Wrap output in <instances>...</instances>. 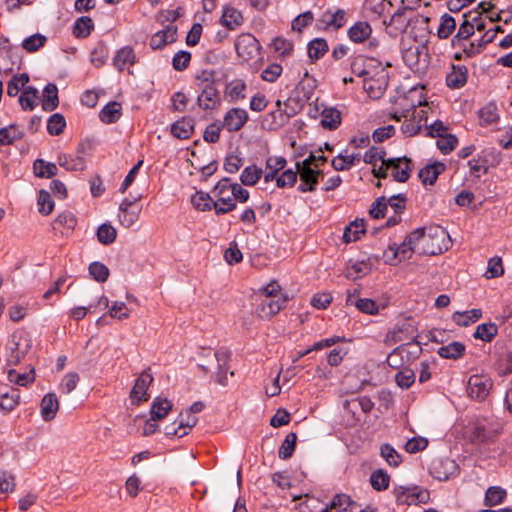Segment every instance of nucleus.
<instances>
[{
	"mask_svg": "<svg viewBox=\"0 0 512 512\" xmlns=\"http://www.w3.org/2000/svg\"><path fill=\"white\" fill-rule=\"evenodd\" d=\"M298 176L300 177V184L298 191L302 193L314 192L318 186V180L315 177L316 169L312 166V157H307L303 161H298L295 164Z\"/></svg>",
	"mask_w": 512,
	"mask_h": 512,
	"instance_id": "1a4fd4ad",
	"label": "nucleus"
},
{
	"mask_svg": "<svg viewBox=\"0 0 512 512\" xmlns=\"http://www.w3.org/2000/svg\"><path fill=\"white\" fill-rule=\"evenodd\" d=\"M390 480L391 477L387 471L379 468L371 473L369 482L374 490L380 492L388 489Z\"/></svg>",
	"mask_w": 512,
	"mask_h": 512,
	"instance_id": "e433bc0d",
	"label": "nucleus"
},
{
	"mask_svg": "<svg viewBox=\"0 0 512 512\" xmlns=\"http://www.w3.org/2000/svg\"><path fill=\"white\" fill-rule=\"evenodd\" d=\"M466 346L462 342L453 341L438 348L437 354L443 359L458 360L465 354Z\"/></svg>",
	"mask_w": 512,
	"mask_h": 512,
	"instance_id": "393cba45",
	"label": "nucleus"
},
{
	"mask_svg": "<svg viewBox=\"0 0 512 512\" xmlns=\"http://www.w3.org/2000/svg\"><path fill=\"white\" fill-rule=\"evenodd\" d=\"M243 17L239 10L234 7L226 6L223 9L221 24L229 30H234L242 24Z\"/></svg>",
	"mask_w": 512,
	"mask_h": 512,
	"instance_id": "7c9ffc66",
	"label": "nucleus"
},
{
	"mask_svg": "<svg viewBox=\"0 0 512 512\" xmlns=\"http://www.w3.org/2000/svg\"><path fill=\"white\" fill-rule=\"evenodd\" d=\"M214 357L217 361V372L215 374V382L219 385H227V372L229 369V361L231 352L227 348H220L215 351Z\"/></svg>",
	"mask_w": 512,
	"mask_h": 512,
	"instance_id": "f3484780",
	"label": "nucleus"
},
{
	"mask_svg": "<svg viewBox=\"0 0 512 512\" xmlns=\"http://www.w3.org/2000/svg\"><path fill=\"white\" fill-rule=\"evenodd\" d=\"M365 233L364 219L354 220L345 227L343 241L345 243L354 242L359 239L360 234Z\"/></svg>",
	"mask_w": 512,
	"mask_h": 512,
	"instance_id": "a19ab883",
	"label": "nucleus"
},
{
	"mask_svg": "<svg viewBox=\"0 0 512 512\" xmlns=\"http://www.w3.org/2000/svg\"><path fill=\"white\" fill-rule=\"evenodd\" d=\"M136 56L132 48L123 47L117 51L113 64L118 71L129 70L135 64ZM130 73V71H128Z\"/></svg>",
	"mask_w": 512,
	"mask_h": 512,
	"instance_id": "5701e85b",
	"label": "nucleus"
},
{
	"mask_svg": "<svg viewBox=\"0 0 512 512\" xmlns=\"http://www.w3.org/2000/svg\"><path fill=\"white\" fill-rule=\"evenodd\" d=\"M506 490L500 486H491L486 490L484 504L492 507L502 503L506 498Z\"/></svg>",
	"mask_w": 512,
	"mask_h": 512,
	"instance_id": "a18cd8bd",
	"label": "nucleus"
},
{
	"mask_svg": "<svg viewBox=\"0 0 512 512\" xmlns=\"http://www.w3.org/2000/svg\"><path fill=\"white\" fill-rule=\"evenodd\" d=\"M372 28L368 22L355 23L348 31L349 38L355 43H361L369 38Z\"/></svg>",
	"mask_w": 512,
	"mask_h": 512,
	"instance_id": "c9c22d12",
	"label": "nucleus"
},
{
	"mask_svg": "<svg viewBox=\"0 0 512 512\" xmlns=\"http://www.w3.org/2000/svg\"><path fill=\"white\" fill-rule=\"evenodd\" d=\"M327 51L328 44L323 38H315L308 44V55L312 60L320 59Z\"/></svg>",
	"mask_w": 512,
	"mask_h": 512,
	"instance_id": "5fc2aeb1",
	"label": "nucleus"
},
{
	"mask_svg": "<svg viewBox=\"0 0 512 512\" xmlns=\"http://www.w3.org/2000/svg\"><path fill=\"white\" fill-rule=\"evenodd\" d=\"M122 116V105L117 101L108 102L99 112V119L105 124L116 123Z\"/></svg>",
	"mask_w": 512,
	"mask_h": 512,
	"instance_id": "b1692460",
	"label": "nucleus"
},
{
	"mask_svg": "<svg viewBox=\"0 0 512 512\" xmlns=\"http://www.w3.org/2000/svg\"><path fill=\"white\" fill-rule=\"evenodd\" d=\"M497 334L498 326L493 322H489L479 324L473 333V337L484 342H491Z\"/></svg>",
	"mask_w": 512,
	"mask_h": 512,
	"instance_id": "58836bf2",
	"label": "nucleus"
},
{
	"mask_svg": "<svg viewBox=\"0 0 512 512\" xmlns=\"http://www.w3.org/2000/svg\"><path fill=\"white\" fill-rule=\"evenodd\" d=\"M141 210V207L119 210L118 218L121 225L125 228H130L138 221Z\"/></svg>",
	"mask_w": 512,
	"mask_h": 512,
	"instance_id": "bf43d9fd",
	"label": "nucleus"
},
{
	"mask_svg": "<svg viewBox=\"0 0 512 512\" xmlns=\"http://www.w3.org/2000/svg\"><path fill=\"white\" fill-rule=\"evenodd\" d=\"M386 151L384 148L372 146L367 150L363 156V161L366 164H372L375 166L377 160H381L383 165H396L398 161H405V168L402 171L392 172V177L395 181L405 183L411 176L413 170V162L411 158L407 156L396 157V158H385Z\"/></svg>",
	"mask_w": 512,
	"mask_h": 512,
	"instance_id": "7ed1b4c3",
	"label": "nucleus"
},
{
	"mask_svg": "<svg viewBox=\"0 0 512 512\" xmlns=\"http://www.w3.org/2000/svg\"><path fill=\"white\" fill-rule=\"evenodd\" d=\"M24 137V132L16 124L0 128V145H12L15 141Z\"/></svg>",
	"mask_w": 512,
	"mask_h": 512,
	"instance_id": "f704fd0d",
	"label": "nucleus"
},
{
	"mask_svg": "<svg viewBox=\"0 0 512 512\" xmlns=\"http://www.w3.org/2000/svg\"><path fill=\"white\" fill-rule=\"evenodd\" d=\"M223 129L221 122L215 121L210 123L203 133V139L205 142L214 144L217 143L220 139V132Z\"/></svg>",
	"mask_w": 512,
	"mask_h": 512,
	"instance_id": "774afa93",
	"label": "nucleus"
},
{
	"mask_svg": "<svg viewBox=\"0 0 512 512\" xmlns=\"http://www.w3.org/2000/svg\"><path fill=\"white\" fill-rule=\"evenodd\" d=\"M298 172L296 170L287 169L284 170L276 178V185L278 188L293 187L297 182Z\"/></svg>",
	"mask_w": 512,
	"mask_h": 512,
	"instance_id": "338daca9",
	"label": "nucleus"
},
{
	"mask_svg": "<svg viewBox=\"0 0 512 512\" xmlns=\"http://www.w3.org/2000/svg\"><path fill=\"white\" fill-rule=\"evenodd\" d=\"M417 330L415 322L411 318H405L394 325L393 329L388 332L387 339L394 343L404 342L409 338L413 340V337H417L415 335Z\"/></svg>",
	"mask_w": 512,
	"mask_h": 512,
	"instance_id": "ddd939ff",
	"label": "nucleus"
},
{
	"mask_svg": "<svg viewBox=\"0 0 512 512\" xmlns=\"http://www.w3.org/2000/svg\"><path fill=\"white\" fill-rule=\"evenodd\" d=\"M94 29L93 21L88 16L78 18L73 26V34L78 38H85Z\"/></svg>",
	"mask_w": 512,
	"mask_h": 512,
	"instance_id": "8fccbe9b",
	"label": "nucleus"
},
{
	"mask_svg": "<svg viewBox=\"0 0 512 512\" xmlns=\"http://www.w3.org/2000/svg\"><path fill=\"white\" fill-rule=\"evenodd\" d=\"M398 347H402L403 351L400 352L406 365H409L416 361L422 354L421 343L417 340V337H413V340L402 343Z\"/></svg>",
	"mask_w": 512,
	"mask_h": 512,
	"instance_id": "bb28decb",
	"label": "nucleus"
},
{
	"mask_svg": "<svg viewBox=\"0 0 512 512\" xmlns=\"http://www.w3.org/2000/svg\"><path fill=\"white\" fill-rule=\"evenodd\" d=\"M310 98H286L284 102L280 98L276 100L277 110L270 114L273 117V123L277 126L284 125L288 119L299 113L306 100Z\"/></svg>",
	"mask_w": 512,
	"mask_h": 512,
	"instance_id": "39448f33",
	"label": "nucleus"
},
{
	"mask_svg": "<svg viewBox=\"0 0 512 512\" xmlns=\"http://www.w3.org/2000/svg\"><path fill=\"white\" fill-rule=\"evenodd\" d=\"M313 110L315 114L312 117H316L317 114L321 115L320 124L323 128L336 130L341 125L342 113L338 108L320 103L319 98H315Z\"/></svg>",
	"mask_w": 512,
	"mask_h": 512,
	"instance_id": "9d476101",
	"label": "nucleus"
},
{
	"mask_svg": "<svg viewBox=\"0 0 512 512\" xmlns=\"http://www.w3.org/2000/svg\"><path fill=\"white\" fill-rule=\"evenodd\" d=\"M243 164V157L235 153H231L226 155L223 163V169L229 174H235L240 170Z\"/></svg>",
	"mask_w": 512,
	"mask_h": 512,
	"instance_id": "69168bd1",
	"label": "nucleus"
},
{
	"mask_svg": "<svg viewBox=\"0 0 512 512\" xmlns=\"http://www.w3.org/2000/svg\"><path fill=\"white\" fill-rule=\"evenodd\" d=\"M195 85L199 96H219L220 89L224 83L216 78V72L213 70H203L197 74Z\"/></svg>",
	"mask_w": 512,
	"mask_h": 512,
	"instance_id": "6e6552de",
	"label": "nucleus"
},
{
	"mask_svg": "<svg viewBox=\"0 0 512 512\" xmlns=\"http://www.w3.org/2000/svg\"><path fill=\"white\" fill-rule=\"evenodd\" d=\"M20 401L18 389L10 387L9 390L0 389V409L4 414L10 413L16 408Z\"/></svg>",
	"mask_w": 512,
	"mask_h": 512,
	"instance_id": "a878e982",
	"label": "nucleus"
},
{
	"mask_svg": "<svg viewBox=\"0 0 512 512\" xmlns=\"http://www.w3.org/2000/svg\"><path fill=\"white\" fill-rule=\"evenodd\" d=\"M262 175V169L252 164L243 169L240 175V181L245 186H253L261 179Z\"/></svg>",
	"mask_w": 512,
	"mask_h": 512,
	"instance_id": "37998d69",
	"label": "nucleus"
},
{
	"mask_svg": "<svg viewBox=\"0 0 512 512\" xmlns=\"http://www.w3.org/2000/svg\"><path fill=\"white\" fill-rule=\"evenodd\" d=\"M495 39V32H486L482 38L477 42H471L466 47H463V51L467 54V56L472 57L478 54L487 44L493 42Z\"/></svg>",
	"mask_w": 512,
	"mask_h": 512,
	"instance_id": "de8ad7c7",
	"label": "nucleus"
},
{
	"mask_svg": "<svg viewBox=\"0 0 512 512\" xmlns=\"http://www.w3.org/2000/svg\"><path fill=\"white\" fill-rule=\"evenodd\" d=\"M468 69L466 66H453L446 76V84L450 88H460L467 82Z\"/></svg>",
	"mask_w": 512,
	"mask_h": 512,
	"instance_id": "c756f323",
	"label": "nucleus"
},
{
	"mask_svg": "<svg viewBox=\"0 0 512 512\" xmlns=\"http://www.w3.org/2000/svg\"><path fill=\"white\" fill-rule=\"evenodd\" d=\"M29 82V76L26 73L18 74L14 76L7 85V96H18L19 92L22 91L25 85Z\"/></svg>",
	"mask_w": 512,
	"mask_h": 512,
	"instance_id": "6e6d98bb",
	"label": "nucleus"
},
{
	"mask_svg": "<svg viewBox=\"0 0 512 512\" xmlns=\"http://www.w3.org/2000/svg\"><path fill=\"white\" fill-rule=\"evenodd\" d=\"M32 348V338L25 331H16L9 338L6 346V364L18 365Z\"/></svg>",
	"mask_w": 512,
	"mask_h": 512,
	"instance_id": "20e7f679",
	"label": "nucleus"
},
{
	"mask_svg": "<svg viewBox=\"0 0 512 512\" xmlns=\"http://www.w3.org/2000/svg\"><path fill=\"white\" fill-rule=\"evenodd\" d=\"M248 113L244 109L232 108L226 112L223 121V128L229 132L239 131L247 122Z\"/></svg>",
	"mask_w": 512,
	"mask_h": 512,
	"instance_id": "dca6fc26",
	"label": "nucleus"
},
{
	"mask_svg": "<svg viewBox=\"0 0 512 512\" xmlns=\"http://www.w3.org/2000/svg\"><path fill=\"white\" fill-rule=\"evenodd\" d=\"M415 245L416 243H408V235L400 245L396 243L390 244L388 251L391 252V256H389L386 251L384 253L386 257L385 262L389 265H395L397 262L410 259L412 253H416Z\"/></svg>",
	"mask_w": 512,
	"mask_h": 512,
	"instance_id": "f8f14e48",
	"label": "nucleus"
},
{
	"mask_svg": "<svg viewBox=\"0 0 512 512\" xmlns=\"http://www.w3.org/2000/svg\"><path fill=\"white\" fill-rule=\"evenodd\" d=\"M474 25L469 21L465 20L458 29L456 35L452 38L453 47H462V42L467 40L471 35L474 34Z\"/></svg>",
	"mask_w": 512,
	"mask_h": 512,
	"instance_id": "13d9d810",
	"label": "nucleus"
},
{
	"mask_svg": "<svg viewBox=\"0 0 512 512\" xmlns=\"http://www.w3.org/2000/svg\"><path fill=\"white\" fill-rule=\"evenodd\" d=\"M360 160H361V155L359 153H353L348 156H342V153H340L335 158L332 159L331 166L336 171H345V170H349Z\"/></svg>",
	"mask_w": 512,
	"mask_h": 512,
	"instance_id": "4c0bfd02",
	"label": "nucleus"
},
{
	"mask_svg": "<svg viewBox=\"0 0 512 512\" xmlns=\"http://www.w3.org/2000/svg\"><path fill=\"white\" fill-rule=\"evenodd\" d=\"M235 50L244 62L257 60L261 55L259 41L250 33H242L236 38Z\"/></svg>",
	"mask_w": 512,
	"mask_h": 512,
	"instance_id": "423d86ee",
	"label": "nucleus"
},
{
	"mask_svg": "<svg viewBox=\"0 0 512 512\" xmlns=\"http://www.w3.org/2000/svg\"><path fill=\"white\" fill-rule=\"evenodd\" d=\"M8 380L19 386L26 387L35 380V370L32 367L28 372L19 373L15 369L8 371Z\"/></svg>",
	"mask_w": 512,
	"mask_h": 512,
	"instance_id": "3c124183",
	"label": "nucleus"
},
{
	"mask_svg": "<svg viewBox=\"0 0 512 512\" xmlns=\"http://www.w3.org/2000/svg\"><path fill=\"white\" fill-rule=\"evenodd\" d=\"M416 380V374L413 369L403 367L395 375L397 385L402 389L410 388Z\"/></svg>",
	"mask_w": 512,
	"mask_h": 512,
	"instance_id": "864d4df0",
	"label": "nucleus"
},
{
	"mask_svg": "<svg viewBox=\"0 0 512 512\" xmlns=\"http://www.w3.org/2000/svg\"><path fill=\"white\" fill-rule=\"evenodd\" d=\"M88 271L91 277L99 283L107 281L110 274L109 268L104 263L99 261L90 263Z\"/></svg>",
	"mask_w": 512,
	"mask_h": 512,
	"instance_id": "4d7b16f0",
	"label": "nucleus"
},
{
	"mask_svg": "<svg viewBox=\"0 0 512 512\" xmlns=\"http://www.w3.org/2000/svg\"><path fill=\"white\" fill-rule=\"evenodd\" d=\"M455 28H456L455 19L451 15L445 13L440 18V24H439V27L437 30V36L440 39H447L453 34Z\"/></svg>",
	"mask_w": 512,
	"mask_h": 512,
	"instance_id": "09e8293b",
	"label": "nucleus"
},
{
	"mask_svg": "<svg viewBox=\"0 0 512 512\" xmlns=\"http://www.w3.org/2000/svg\"><path fill=\"white\" fill-rule=\"evenodd\" d=\"M66 127V121L62 114L51 115L47 122V131L52 136L60 135Z\"/></svg>",
	"mask_w": 512,
	"mask_h": 512,
	"instance_id": "052dcab7",
	"label": "nucleus"
},
{
	"mask_svg": "<svg viewBox=\"0 0 512 512\" xmlns=\"http://www.w3.org/2000/svg\"><path fill=\"white\" fill-rule=\"evenodd\" d=\"M482 317L481 309H471L464 312L456 311L452 319L460 327H467L477 322Z\"/></svg>",
	"mask_w": 512,
	"mask_h": 512,
	"instance_id": "473e14b6",
	"label": "nucleus"
},
{
	"mask_svg": "<svg viewBox=\"0 0 512 512\" xmlns=\"http://www.w3.org/2000/svg\"><path fill=\"white\" fill-rule=\"evenodd\" d=\"M39 212L42 215H49L54 209V201L47 190L41 189L37 200Z\"/></svg>",
	"mask_w": 512,
	"mask_h": 512,
	"instance_id": "0e129e2a",
	"label": "nucleus"
},
{
	"mask_svg": "<svg viewBox=\"0 0 512 512\" xmlns=\"http://www.w3.org/2000/svg\"><path fill=\"white\" fill-rule=\"evenodd\" d=\"M478 162H481L489 170L490 167H497L502 161V154L494 147L484 148L478 155Z\"/></svg>",
	"mask_w": 512,
	"mask_h": 512,
	"instance_id": "2f4dec72",
	"label": "nucleus"
},
{
	"mask_svg": "<svg viewBox=\"0 0 512 512\" xmlns=\"http://www.w3.org/2000/svg\"><path fill=\"white\" fill-rule=\"evenodd\" d=\"M287 294H281L278 299L266 297L258 305L256 311L261 318L269 319L279 313L289 301Z\"/></svg>",
	"mask_w": 512,
	"mask_h": 512,
	"instance_id": "2eb2a0df",
	"label": "nucleus"
},
{
	"mask_svg": "<svg viewBox=\"0 0 512 512\" xmlns=\"http://www.w3.org/2000/svg\"><path fill=\"white\" fill-rule=\"evenodd\" d=\"M97 239L103 245H110L117 237L116 229L109 223L101 224L97 229Z\"/></svg>",
	"mask_w": 512,
	"mask_h": 512,
	"instance_id": "603ef678",
	"label": "nucleus"
},
{
	"mask_svg": "<svg viewBox=\"0 0 512 512\" xmlns=\"http://www.w3.org/2000/svg\"><path fill=\"white\" fill-rule=\"evenodd\" d=\"M317 88L316 80L306 74L296 86V92L302 96H312Z\"/></svg>",
	"mask_w": 512,
	"mask_h": 512,
	"instance_id": "e2e57ef3",
	"label": "nucleus"
},
{
	"mask_svg": "<svg viewBox=\"0 0 512 512\" xmlns=\"http://www.w3.org/2000/svg\"><path fill=\"white\" fill-rule=\"evenodd\" d=\"M195 122L191 117H182L175 121L170 128L173 137L181 140L189 139L194 132Z\"/></svg>",
	"mask_w": 512,
	"mask_h": 512,
	"instance_id": "412c9836",
	"label": "nucleus"
},
{
	"mask_svg": "<svg viewBox=\"0 0 512 512\" xmlns=\"http://www.w3.org/2000/svg\"><path fill=\"white\" fill-rule=\"evenodd\" d=\"M177 40V27L168 25L165 29L155 33L150 39V47L153 50L162 49Z\"/></svg>",
	"mask_w": 512,
	"mask_h": 512,
	"instance_id": "6ab92c4d",
	"label": "nucleus"
},
{
	"mask_svg": "<svg viewBox=\"0 0 512 512\" xmlns=\"http://www.w3.org/2000/svg\"><path fill=\"white\" fill-rule=\"evenodd\" d=\"M497 433L492 428L477 424L471 431L470 440L472 443L483 444L493 441Z\"/></svg>",
	"mask_w": 512,
	"mask_h": 512,
	"instance_id": "c85d7f7f",
	"label": "nucleus"
},
{
	"mask_svg": "<svg viewBox=\"0 0 512 512\" xmlns=\"http://www.w3.org/2000/svg\"><path fill=\"white\" fill-rule=\"evenodd\" d=\"M437 140V148L442 154H450L458 145V138L454 134H444L443 137H439Z\"/></svg>",
	"mask_w": 512,
	"mask_h": 512,
	"instance_id": "680f3d73",
	"label": "nucleus"
},
{
	"mask_svg": "<svg viewBox=\"0 0 512 512\" xmlns=\"http://www.w3.org/2000/svg\"><path fill=\"white\" fill-rule=\"evenodd\" d=\"M230 178H222L214 187L213 192L218 199L214 201L208 193L199 191L192 197L194 207L199 211H210L214 208L217 215H223L236 209L235 202L230 196L223 197V192L228 191Z\"/></svg>",
	"mask_w": 512,
	"mask_h": 512,
	"instance_id": "f03ea898",
	"label": "nucleus"
},
{
	"mask_svg": "<svg viewBox=\"0 0 512 512\" xmlns=\"http://www.w3.org/2000/svg\"><path fill=\"white\" fill-rule=\"evenodd\" d=\"M57 160L58 164L68 171H82L85 168V159L82 156L70 157L59 154Z\"/></svg>",
	"mask_w": 512,
	"mask_h": 512,
	"instance_id": "79ce46f5",
	"label": "nucleus"
},
{
	"mask_svg": "<svg viewBox=\"0 0 512 512\" xmlns=\"http://www.w3.org/2000/svg\"><path fill=\"white\" fill-rule=\"evenodd\" d=\"M479 118V125L487 127L493 124H498L500 120L499 109L494 100L488 102L485 106L480 108L477 112Z\"/></svg>",
	"mask_w": 512,
	"mask_h": 512,
	"instance_id": "aec40b11",
	"label": "nucleus"
},
{
	"mask_svg": "<svg viewBox=\"0 0 512 512\" xmlns=\"http://www.w3.org/2000/svg\"><path fill=\"white\" fill-rule=\"evenodd\" d=\"M297 442V434L290 432L286 435L284 441L278 449V456L280 459L287 460L292 457Z\"/></svg>",
	"mask_w": 512,
	"mask_h": 512,
	"instance_id": "49530a36",
	"label": "nucleus"
},
{
	"mask_svg": "<svg viewBox=\"0 0 512 512\" xmlns=\"http://www.w3.org/2000/svg\"><path fill=\"white\" fill-rule=\"evenodd\" d=\"M173 404L170 400L163 397H156L152 401L150 414L152 416V420H162L164 419L168 413L172 410Z\"/></svg>",
	"mask_w": 512,
	"mask_h": 512,
	"instance_id": "cd10ccee",
	"label": "nucleus"
},
{
	"mask_svg": "<svg viewBox=\"0 0 512 512\" xmlns=\"http://www.w3.org/2000/svg\"><path fill=\"white\" fill-rule=\"evenodd\" d=\"M380 456L393 468L399 467L403 461L402 456L388 443L380 446Z\"/></svg>",
	"mask_w": 512,
	"mask_h": 512,
	"instance_id": "c03bdc74",
	"label": "nucleus"
},
{
	"mask_svg": "<svg viewBox=\"0 0 512 512\" xmlns=\"http://www.w3.org/2000/svg\"><path fill=\"white\" fill-rule=\"evenodd\" d=\"M33 172L38 178H52L57 175L58 168L56 164L38 158L33 163Z\"/></svg>",
	"mask_w": 512,
	"mask_h": 512,
	"instance_id": "72a5a7b5",
	"label": "nucleus"
},
{
	"mask_svg": "<svg viewBox=\"0 0 512 512\" xmlns=\"http://www.w3.org/2000/svg\"><path fill=\"white\" fill-rule=\"evenodd\" d=\"M493 387V381L488 375L474 374L467 381V395L477 401L483 402L487 399Z\"/></svg>",
	"mask_w": 512,
	"mask_h": 512,
	"instance_id": "0eeeda50",
	"label": "nucleus"
},
{
	"mask_svg": "<svg viewBox=\"0 0 512 512\" xmlns=\"http://www.w3.org/2000/svg\"><path fill=\"white\" fill-rule=\"evenodd\" d=\"M459 473L458 464L449 458L433 460L429 467V474L439 481L454 478Z\"/></svg>",
	"mask_w": 512,
	"mask_h": 512,
	"instance_id": "9b49d317",
	"label": "nucleus"
},
{
	"mask_svg": "<svg viewBox=\"0 0 512 512\" xmlns=\"http://www.w3.org/2000/svg\"><path fill=\"white\" fill-rule=\"evenodd\" d=\"M152 382L153 376L150 373V368H147L135 380V384L130 392V399L133 405H139L140 402L149 399L147 390Z\"/></svg>",
	"mask_w": 512,
	"mask_h": 512,
	"instance_id": "4468645a",
	"label": "nucleus"
},
{
	"mask_svg": "<svg viewBox=\"0 0 512 512\" xmlns=\"http://www.w3.org/2000/svg\"><path fill=\"white\" fill-rule=\"evenodd\" d=\"M41 416L44 421H51L55 418L59 409V401L55 393H47L41 400Z\"/></svg>",
	"mask_w": 512,
	"mask_h": 512,
	"instance_id": "4be33fe9",
	"label": "nucleus"
},
{
	"mask_svg": "<svg viewBox=\"0 0 512 512\" xmlns=\"http://www.w3.org/2000/svg\"><path fill=\"white\" fill-rule=\"evenodd\" d=\"M446 170L443 162L435 161L427 164L418 172V177L423 185H434L439 177Z\"/></svg>",
	"mask_w": 512,
	"mask_h": 512,
	"instance_id": "a211bd4d",
	"label": "nucleus"
},
{
	"mask_svg": "<svg viewBox=\"0 0 512 512\" xmlns=\"http://www.w3.org/2000/svg\"><path fill=\"white\" fill-rule=\"evenodd\" d=\"M321 21L335 29L342 28L346 23V11L343 9H338L335 12L327 10L323 13Z\"/></svg>",
	"mask_w": 512,
	"mask_h": 512,
	"instance_id": "ea45409f",
	"label": "nucleus"
},
{
	"mask_svg": "<svg viewBox=\"0 0 512 512\" xmlns=\"http://www.w3.org/2000/svg\"><path fill=\"white\" fill-rule=\"evenodd\" d=\"M408 243H416L418 255L435 256L449 249L451 239L441 226L421 227L408 234Z\"/></svg>",
	"mask_w": 512,
	"mask_h": 512,
	"instance_id": "f257e3e1",
	"label": "nucleus"
}]
</instances>
